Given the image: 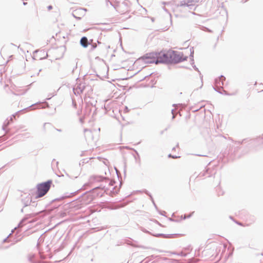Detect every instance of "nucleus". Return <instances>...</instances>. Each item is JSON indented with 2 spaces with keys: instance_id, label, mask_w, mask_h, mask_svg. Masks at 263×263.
<instances>
[{
  "instance_id": "nucleus-3",
  "label": "nucleus",
  "mask_w": 263,
  "mask_h": 263,
  "mask_svg": "<svg viewBox=\"0 0 263 263\" xmlns=\"http://www.w3.org/2000/svg\"><path fill=\"white\" fill-rule=\"evenodd\" d=\"M139 60L146 64L155 63L157 64V52L147 53L141 57Z\"/></svg>"
},
{
  "instance_id": "nucleus-2",
  "label": "nucleus",
  "mask_w": 263,
  "mask_h": 263,
  "mask_svg": "<svg viewBox=\"0 0 263 263\" xmlns=\"http://www.w3.org/2000/svg\"><path fill=\"white\" fill-rule=\"evenodd\" d=\"M52 183L51 180H48L46 182L38 184L36 185V191L35 193V198H41L45 195L49 190Z\"/></svg>"
},
{
  "instance_id": "nucleus-4",
  "label": "nucleus",
  "mask_w": 263,
  "mask_h": 263,
  "mask_svg": "<svg viewBox=\"0 0 263 263\" xmlns=\"http://www.w3.org/2000/svg\"><path fill=\"white\" fill-rule=\"evenodd\" d=\"M116 8L117 11L122 14L126 13L129 12L128 6L124 4H122L121 5L118 6Z\"/></svg>"
},
{
  "instance_id": "nucleus-7",
  "label": "nucleus",
  "mask_w": 263,
  "mask_h": 263,
  "mask_svg": "<svg viewBox=\"0 0 263 263\" xmlns=\"http://www.w3.org/2000/svg\"><path fill=\"white\" fill-rule=\"evenodd\" d=\"M255 85H256V88H255V89H256V90L257 91H262V90H263L262 89H259V88H257V84H256Z\"/></svg>"
},
{
  "instance_id": "nucleus-9",
  "label": "nucleus",
  "mask_w": 263,
  "mask_h": 263,
  "mask_svg": "<svg viewBox=\"0 0 263 263\" xmlns=\"http://www.w3.org/2000/svg\"><path fill=\"white\" fill-rule=\"evenodd\" d=\"M259 86H260L261 87H263V85H261V84H259Z\"/></svg>"
},
{
  "instance_id": "nucleus-1",
  "label": "nucleus",
  "mask_w": 263,
  "mask_h": 263,
  "mask_svg": "<svg viewBox=\"0 0 263 263\" xmlns=\"http://www.w3.org/2000/svg\"><path fill=\"white\" fill-rule=\"evenodd\" d=\"M182 61V58L179 53L172 51H161L157 52V64L168 62L177 63Z\"/></svg>"
},
{
  "instance_id": "nucleus-6",
  "label": "nucleus",
  "mask_w": 263,
  "mask_h": 263,
  "mask_svg": "<svg viewBox=\"0 0 263 263\" xmlns=\"http://www.w3.org/2000/svg\"><path fill=\"white\" fill-rule=\"evenodd\" d=\"M53 9V7L51 5H49L47 7V9L48 11H50Z\"/></svg>"
},
{
  "instance_id": "nucleus-5",
  "label": "nucleus",
  "mask_w": 263,
  "mask_h": 263,
  "mask_svg": "<svg viewBox=\"0 0 263 263\" xmlns=\"http://www.w3.org/2000/svg\"><path fill=\"white\" fill-rule=\"evenodd\" d=\"M80 43L81 45L84 47L86 48L88 46V40L86 37H83L80 40Z\"/></svg>"
},
{
  "instance_id": "nucleus-8",
  "label": "nucleus",
  "mask_w": 263,
  "mask_h": 263,
  "mask_svg": "<svg viewBox=\"0 0 263 263\" xmlns=\"http://www.w3.org/2000/svg\"><path fill=\"white\" fill-rule=\"evenodd\" d=\"M26 4H27V3H25V2L24 3V5H26Z\"/></svg>"
}]
</instances>
